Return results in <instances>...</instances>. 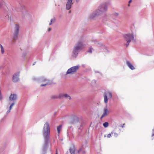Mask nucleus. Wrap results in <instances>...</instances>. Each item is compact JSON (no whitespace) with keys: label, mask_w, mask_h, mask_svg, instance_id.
<instances>
[{"label":"nucleus","mask_w":154,"mask_h":154,"mask_svg":"<svg viewBox=\"0 0 154 154\" xmlns=\"http://www.w3.org/2000/svg\"><path fill=\"white\" fill-rule=\"evenodd\" d=\"M93 48H90L88 51V52L90 53H92V50Z\"/></svg>","instance_id":"obj_26"},{"label":"nucleus","mask_w":154,"mask_h":154,"mask_svg":"<svg viewBox=\"0 0 154 154\" xmlns=\"http://www.w3.org/2000/svg\"><path fill=\"white\" fill-rule=\"evenodd\" d=\"M26 53H23L22 54V57H23L24 58V57H25L26 56Z\"/></svg>","instance_id":"obj_29"},{"label":"nucleus","mask_w":154,"mask_h":154,"mask_svg":"<svg viewBox=\"0 0 154 154\" xmlns=\"http://www.w3.org/2000/svg\"><path fill=\"white\" fill-rule=\"evenodd\" d=\"M113 132H112L111 134H109L107 135V137L108 138H110L111 137V134H113Z\"/></svg>","instance_id":"obj_25"},{"label":"nucleus","mask_w":154,"mask_h":154,"mask_svg":"<svg viewBox=\"0 0 154 154\" xmlns=\"http://www.w3.org/2000/svg\"><path fill=\"white\" fill-rule=\"evenodd\" d=\"M51 28H49L48 29V32H50V31H51Z\"/></svg>","instance_id":"obj_36"},{"label":"nucleus","mask_w":154,"mask_h":154,"mask_svg":"<svg viewBox=\"0 0 154 154\" xmlns=\"http://www.w3.org/2000/svg\"><path fill=\"white\" fill-rule=\"evenodd\" d=\"M28 15V14L26 10L23 11H21V12L20 14V16L23 18H26Z\"/></svg>","instance_id":"obj_10"},{"label":"nucleus","mask_w":154,"mask_h":154,"mask_svg":"<svg viewBox=\"0 0 154 154\" xmlns=\"http://www.w3.org/2000/svg\"><path fill=\"white\" fill-rule=\"evenodd\" d=\"M17 98V96L16 94H11L9 97V100L10 101L16 100Z\"/></svg>","instance_id":"obj_13"},{"label":"nucleus","mask_w":154,"mask_h":154,"mask_svg":"<svg viewBox=\"0 0 154 154\" xmlns=\"http://www.w3.org/2000/svg\"><path fill=\"white\" fill-rule=\"evenodd\" d=\"M15 103H12L10 106L9 107L10 110H11L12 109V106L14 105Z\"/></svg>","instance_id":"obj_27"},{"label":"nucleus","mask_w":154,"mask_h":154,"mask_svg":"<svg viewBox=\"0 0 154 154\" xmlns=\"http://www.w3.org/2000/svg\"><path fill=\"white\" fill-rule=\"evenodd\" d=\"M79 68V65L72 66L66 72V75L71 74L73 75L75 74L78 70Z\"/></svg>","instance_id":"obj_6"},{"label":"nucleus","mask_w":154,"mask_h":154,"mask_svg":"<svg viewBox=\"0 0 154 154\" xmlns=\"http://www.w3.org/2000/svg\"><path fill=\"white\" fill-rule=\"evenodd\" d=\"M76 149V148L74 146L70 148L69 150L71 154H75Z\"/></svg>","instance_id":"obj_16"},{"label":"nucleus","mask_w":154,"mask_h":154,"mask_svg":"<svg viewBox=\"0 0 154 154\" xmlns=\"http://www.w3.org/2000/svg\"><path fill=\"white\" fill-rule=\"evenodd\" d=\"M19 72L15 73L13 77V81L14 82H18L19 79Z\"/></svg>","instance_id":"obj_9"},{"label":"nucleus","mask_w":154,"mask_h":154,"mask_svg":"<svg viewBox=\"0 0 154 154\" xmlns=\"http://www.w3.org/2000/svg\"><path fill=\"white\" fill-rule=\"evenodd\" d=\"M126 64L131 69L133 70L135 69L134 67L129 61H126Z\"/></svg>","instance_id":"obj_15"},{"label":"nucleus","mask_w":154,"mask_h":154,"mask_svg":"<svg viewBox=\"0 0 154 154\" xmlns=\"http://www.w3.org/2000/svg\"><path fill=\"white\" fill-rule=\"evenodd\" d=\"M57 154V151L56 150V154Z\"/></svg>","instance_id":"obj_40"},{"label":"nucleus","mask_w":154,"mask_h":154,"mask_svg":"<svg viewBox=\"0 0 154 154\" xmlns=\"http://www.w3.org/2000/svg\"><path fill=\"white\" fill-rule=\"evenodd\" d=\"M19 6H16V10L17 11H20L22 9L23 10L24 8V6L21 4H19Z\"/></svg>","instance_id":"obj_14"},{"label":"nucleus","mask_w":154,"mask_h":154,"mask_svg":"<svg viewBox=\"0 0 154 154\" xmlns=\"http://www.w3.org/2000/svg\"><path fill=\"white\" fill-rule=\"evenodd\" d=\"M114 136L115 137H117L118 136V134L116 133H114Z\"/></svg>","instance_id":"obj_30"},{"label":"nucleus","mask_w":154,"mask_h":154,"mask_svg":"<svg viewBox=\"0 0 154 154\" xmlns=\"http://www.w3.org/2000/svg\"><path fill=\"white\" fill-rule=\"evenodd\" d=\"M47 81L48 80L44 77H42L39 79V81L41 82H45Z\"/></svg>","instance_id":"obj_20"},{"label":"nucleus","mask_w":154,"mask_h":154,"mask_svg":"<svg viewBox=\"0 0 154 154\" xmlns=\"http://www.w3.org/2000/svg\"><path fill=\"white\" fill-rule=\"evenodd\" d=\"M62 125H60L59 126H58L57 127V130L58 131V134L60 133V129L62 127Z\"/></svg>","instance_id":"obj_22"},{"label":"nucleus","mask_w":154,"mask_h":154,"mask_svg":"<svg viewBox=\"0 0 154 154\" xmlns=\"http://www.w3.org/2000/svg\"><path fill=\"white\" fill-rule=\"evenodd\" d=\"M20 49L21 50V51L22 50V49H21V48H20Z\"/></svg>","instance_id":"obj_42"},{"label":"nucleus","mask_w":154,"mask_h":154,"mask_svg":"<svg viewBox=\"0 0 154 154\" xmlns=\"http://www.w3.org/2000/svg\"><path fill=\"white\" fill-rule=\"evenodd\" d=\"M1 66L0 65V69H1Z\"/></svg>","instance_id":"obj_41"},{"label":"nucleus","mask_w":154,"mask_h":154,"mask_svg":"<svg viewBox=\"0 0 154 154\" xmlns=\"http://www.w3.org/2000/svg\"><path fill=\"white\" fill-rule=\"evenodd\" d=\"M72 119L73 120V121L71 122V123L74 124L75 123L76 121L78 122L79 121V118L75 115H72Z\"/></svg>","instance_id":"obj_12"},{"label":"nucleus","mask_w":154,"mask_h":154,"mask_svg":"<svg viewBox=\"0 0 154 154\" xmlns=\"http://www.w3.org/2000/svg\"><path fill=\"white\" fill-rule=\"evenodd\" d=\"M108 109L107 108H105L104 109V112L101 117L100 119H101L103 117L107 115Z\"/></svg>","instance_id":"obj_19"},{"label":"nucleus","mask_w":154,"mask_h":154,"mask_svg":"<svg viewBox=\"0 0 154 154\" xmlns=\"http://www.w3.org/2000/svg\"><path fill=\"white\" fill-rule=\"evenodd\" d=\"M107 6L106 4L103 3L100 5L99 7L98 10L96 11L91 14L90 18L93 19L99 16H102L104 17L106 16V12L107 10Z\"/></svg>","instance_id":"obj_2"},{"label":"nucleus","mask_w":154,"mask_h":154,"mask_svg":"<svg viewBox=\"0 0 154 154\" xmlns=\"http://www.w3.org/2000/svg\"><path fill=\"white\" fill-rule=\"evenodd\" d=\"M35 62L33 64V66H34V65H35Z\"/></svg>","instance_id":"obj_39"},{"label":"nucleus","mask_w":154,"mask_h":154,"mask_svg":"<svg viewBox=\"0 0 154 154\" xmlns=\"http://www.w3.org/2000/svg\"><path fill=\"white\" fill-rule=\"evenodd\" d=\"M103 125L105 128H107L109 125V123L108 122H105L103 123Z\"/></svg>","instance_id":"obj_23"},{"label":"nucleus","mask_w":154,"mask_h":154,"mask_svg":"<svg viewBox=\"0 0 154 154\" xmlns=\"http://www.w3.org/2000/svg\"><path fill=\"white\" fill-rule=\"evenodd\" d=\"M64 97L66 99H68L69 100H71V97L67 94H59V97H61V98Z\"/></svg>","instance_id":"obj_11"},{"label":"nucleus","mask_w":154,"mask_h":154,"mask_svg":"<svg viewBox=\"0 0 154 154\" xmlns=\"http://www.w3.org/2000/svg\"><path fill=\"white\" fill-rule=\"evenodd\" d=\"M124 40L126 42L125 45L127 47L129 45L131 40L134 41V37L133 34L130 33L125 34L124 35Z\"/></svg>","instance_id":"obj_5"},{"label":"nucleus","mask_w":154,"mask_h":154,"mask_svg":"<svg viewBox=\"0 0 154 154\" xmlns=\"http://www.w3.org/2000/svg\"><path fill=\"white\" fill-rule=\"evenodd\" d=\"M20 26L18 24L15 25L14 32L13 34V36L12 39V42L14 44L15 42L17 39L18 34L19 32Z\"/></svg>","instance_id":"obj_4"},{"label":"nucleus","mask_w":154,"mask_h":154,"mask_svg":"<svg viewBox=\"0 0 154 154\" xmlns=\"http://www.w3.org/2000/svg\"><path fill=\"white\" fill-rule=\"evenodd\" d=\"M114 16L115 17H117L119 16V14L118 13H114L113 14Z\"/></svg>","instance_id":"obj_28"},{"label":"nucleus","mask_w":154,"mask_h":154,"mask_svg":"<svg viewBox=\"0 0 154 154\" xmlns=\"http://www.w3.org/2000/svg\"><path fill=\"white\" fill-rule=\"evenodd\" d=\"M10 110H10V109H9V110L7 111V114H8V113H9V112H10Z\"/></svg>","instance_id":"obj_35"},{"label":"nucleus","mask_w":154,"mask_h":154,"mask_svg":"<svg viewBox=\"0 0 154 154\" xmlns=\"http://www.w3.org/2000/svg\"><path fill=\"white\" fill-rule=\"evenodd\" d=\"M48 82L45 84H42L41 85V86L42 87H43L47 85H51L53 83V81L51 80H48L47 81Z\"/></svg>","instance_id":"obj_17"},{"label":"nucleus","mask_w":154,"mask_h":154,"mask_svg":"<svg viewBox=\"0 0 154 154\" xmlns=\"http://www.w3.org/2000/svg\"><path fill=\"white\" fill-rule=\"evenodd\" d=\"M43 134L45 139V143L43 147V150L45 151L46 150L48 146V141L50 138V127L48 122H46L44 125Z\"/></svg>","instance_id":"obj_1"},{"label":"nucleus","mask_w":154,"mask_h":154,"mask_svg":"<svg viewBox=\"0 0 154 154\" xmlns=\"http://www.w3.org/2000/svg\"><path fill=\"white\" fill-rule=\"evenodd\" d=\"M154 135V132H153L152 134V137Z\"/></svg>","instance_id":"obj_38"},{"label":"nucleus","mask_w":154,"mask_h":154,"mask_svg":"<svg viewBox=\"0 0 154 154\" xmlns=\"http://www.w3.org/2000/svg\"><path fill=\"white\" fill-rule=\"evenodd\" d=\"M82 148H80L79 150L78 151V153H79L80 151H81L82 150Z\"/></svg>","instance_id":"obj_34"},{"label":"nucleus","mask_w":154,"mask_h":154,"mask_svg":"<svg viewBox=\"0 0 154 154\" xmlns=\"http://www.w3.org/2000/svg\"><path fill=\"white\" fill-rule=\"evenodd\" d=\"M125 125V123H124L123 124V125H121V127L122 128H123L124 127V126Z\"/></svg>","instance_id":"obj_32"},{"label":"nucleus","mask_w":154,"mask_h":154,"mask_svg":"<svg viewBox=\"0 0 154 154\" xmlns=\"http://www.w3.org/2000/svg\"><path fill=\"white\" fill-rule=\"evenodd\" d=\"M71 12V11H69V13H70Z\"/></svg>","instance_id":"obj_43"},{"label":"nucleus","mask_w":154,"mask_h":154,"mask_svg":"<svg viewBox=\"0 0 154 154\" xmlns=\"http://www.w3.org/2000/svg\"><path fill=\"white\" fill-rule=\"evenodd\" d=\"M82 124H81V125H80V127L79 128V129H81V127H82Z\"/></svg>","instance_id":"obj_33"},{"label":"nucleus","mask_w":154,"mask_h":154,"mask_svg":"<svg viewBox=\"0 0 154 154\" xmlns=\"http://www.w3.org/2000/svg\"><path fill=\"white\" fill-rule=\"evenodd\" d=\"M103 95L104 101L105 103H107L108 100L111 99L112 97V93L109 91L104 92Z\"/></svg>","instance_id":"obj_7"},{"label":"nucleus","mask_w":154,"mask_h":154,"mask_svg":"<svg viewBox=\"0 0 154 154\" xmlns=\"http://www.w3.org/2000/svg\"><path fill=\"white\" fill-rule=\"evenodd\" d=\"M96 81L95 80H93L92 81V83L95 84L96 83Z\"/></svg>","instance_id":"obj_31"},{"label":"nucleus","mask_w":154,"mask_h":154,"mask_svg":"<svg viewBox=\"0 0 154 154\" xmlns=\"http://www.w3.org/2000/svg\"><path fill=\"white\" fill-rule=\"evenodd\" d=\"M79 0H76L77 2H78ZM72 0H68L66 5V9L67 10H69L71 8L72 5L73 3L72 2Z\"/></svg>","instance_id":"obj_8"},{"label":"nucleus","mask_w":154,"mask_h":154,"mask_svg":"<svg viewBox=\"0 0 154 154\" xmlns=\"http://www.w3.org/2000/svg\"><path fill=\"white\" fill-rule=\"evenodd\" d=\"M51 99H55L58 98H61V97H59V94L58 95H53L50 97Z\"/></svg>","instance_id":"obj_18"},{"label":"nucleus","mask_w":154,"mask_h":154,"mask_svg":"<svg viewBox=\"0 0 154 154\" xmlns=\"http://www.w3.org/2000/svg\"><path fill=\"white\" fill-rule=\"evenodd\" d=\"M55 20H56L55 18H54L53 20L51 19L50 20V22L49 23V25H51L52 24V22L54 23L55 21Z\"/></svg>","instance_id":"obj_24"},{"label":"nucleus","mask_w":154,"mask_h":154,"mask_svg":"<svg viewBox=\"0 0 154 154\" xmlns=\"http://www.w3.org/2000/svg\"><path fill=\"white\" fill-rule=\"evenodd\" d=\"M0 48H1V53L2 54H4V52H5L4 48L2 45L1 44H0Z\"/></svg>","instance_id":"obj_21"},{"label":"nucleus","mask_w":154,"mask_h":154,"mask_svg":"<svg viewBox=\"0 0 154 154\" xmlns=\"http://www.w3.org/2000/svg\"><path fill=\"white\" fill-rule=\"evenodd\" d=\"M128 6H130V5H129V4L128 5Z\"/></svg>","instance_id":"obj_44"},{"label":"nucleus","mask_w":154,"mask_h":154,"mask_svg":"<svg viewBox=\"0 0 154 154\" xmlns=\"http://www.w3.org/2000/svg\"><path fill=\"white\" fill-rule=\"evenodd\" d=\"M84 40L83 37L81 38L75 44L74 46L72 56L76 57L79 52L82 50L85 45L84 44Z\"/></svg>","instance_id":"obj_3"},{"label":"nucleus","mask_w":154,"mask_h":154,"mask_svg":"<svg viewBox=\"0 0 154 154\" xmlns=\"http://www.w3.org/2000/svg\"><path fill=\"white\" fill-rule=\"evenodd\" d=\"M132 2V0H130L128 2L129 4L130 3Z\"/></svg>","instance_id":"obj_37"}]
</instances>
